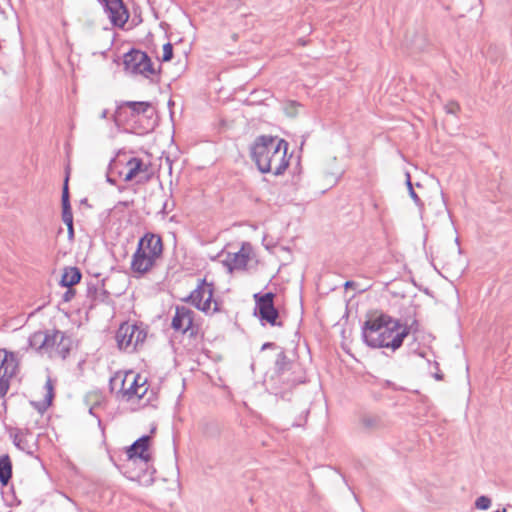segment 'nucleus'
I'll list each match as a JSON object with an SVG mask.
<instances>
[{
    "mask_svg": "<svg viewBox=\"0 0 512 512\" xmlns=\"http://www.w3.org/2000/svg\"><path fill=\"white\" fill-rule=\"evenodd\" d=\"M214 284L207 282L206 279L198 280L197 287L190 293L184 301L191 303L195 308L204 312L206 315H213L221 311L219 302L213 299Z\"/></svg>",
    "mask_w": 512,
    "mask_h": 512,
    "instance_id": "nucleus-3",
    "label": "nucleus"
},
{
    "mask_svg": "<svg viewBox=\"0 0 512 512\" xmlns=\"http://www.w3.org/2000/svg\"><path fill=\"white\" fill-rule=\"evenodd\" d=\"M133 372H116L109 380L110 392L114 394L115 398L120 401H124L126 396L131 394L126 390L127 383L132 380Z\"/></svg>",
    "mask_w": 512,
    "mask_h": 512,
    "instance_id": "nucleus-16",
    "label": "nucleus"
},
{
    "mask_svg": "<svg viewBox=\"0 0 512 512\" xmlns=\"http://www.w3.org/2000/svg\"><path fill=\"white\" fill-rule=\"evenodd\" d=\"M506 508H503L501 511L500 510H497V511H494V512H506Z\"/></svg>",
    "mask_w": 512,
    "mask_h": 512,
    "instance_id": "nucleus-42",
    "label": "nucleus"
},
{
    "mask_svg": "<svg viewBox=\"0 0 512 512\" xmlns=\"http://www.w3.org/2000/svg\"><path fill=\"white\" fill-rule=\"evenodd\" d=\"M156 261V258L146 254L142 248H137L132 255L131 271L136 277H141L153 269Z\"/></svg>",
    "mask_w": 512,
    "mask_h": 512,
    "instance_id": "nucleus-14",
    "label": "nucleus"
},
{
    "mask_svg": "<svg viewBox=\"0 0 512 512\" xmlns=\"http://www.w3.org/2000/svg\"><path fill=\"white\" fill-rule=\"evenodd\" d=\"M60 336L59 330H47L45 331V337L47 345L44 346L45 352H52L56 350L57 342Z\"/></svg>",
    "mask_w": 512,
    "mask_h": 512,
    "instance_id": "nucleus-27",
    "label": "nucleus"
},
{
    "mask_svg": "<svg viewBox=\"0 0 512 512\" xmlns=\"http://www.w3.org/2000/svg\"><path fill=\"white\" fill-rule=\"evenodd\" d=\"M68 180H69V174L67 173L63 190H62V221L64 223L73 221V213L70 205V199H69V189H68Z\"/></svg>",
    "mask_w": 512,
    "mask_h": 512,
    "instance_id": "nucleus-21",
    "label": "nucleus"
},
{
    "mask_svg": "<svg viewBox=\"0 0 512 512\" xmlns=\"http://www.w3.org/2000/svg\"><path fill=\"white\" fill-rule=\"evenodd\" d=\"M130 111L131 117H140L141 115L152 118L155 111L150 102L147 101H124L117 106L115 114L113 116L114 121L117 123L122 119H126V112Z\"/></svg>",
    "mask_w": 512,
    "mask_h": 512,
    "instance_id": "nucleus-9",
    "label": "nucleus"
},
{
    "mask_svg": "<svg viewBox=\"0 0 512 512\" xmlns=\"http://www.w3.org/2000/svg\"><path fill=\"white\" fill-rule=\"evenodd\" d=\"M107 115H108V110L107 109H104L101 114H100V118L101 119H106L107 118Z\"/></svg>",
    "mask_w": 512,
    "mask_h": 512,
    "instance_id": "nucleus-39",
    "label": "nucleus"
},
{
    "mask_svg": "<svg viewBox=\"0 0 512 512\" xmlns=\"http://www.w3.org/2000/svg\"><path fill=\"white\" fill-rule=\"evenodd\" d=\"M12 477V462L8 454L0 457V483L6 486Z\"/></svg>",
    "mask_w": 512,
    "mask_h": 512,
    "instance_id": "nucleus-23",
    "label": "nucleus"
},
{
    "mask_svg": "<svg viewBox=\"0 0 512 512\" xmlns=\"http://www.w3.org/2000/svg\"><path fill=\"white\" fill-rule=\"evenodd\" d=\"M475 506L480 510H487L491 506V499L487 496H480L477 498Z\"/></svg>",
    "mask_w": 512,
    "mask_h": 512,
    "instance_id": "nucleus-32",
    "label": "nucleus"
},
{
    "mask_svg": "<svg viewBox=\"0 0 512 512\" xmlns=\"http://www.w3.org/2000/svg\"><path fill=\"white\" fill-rule=\"evenodd\" d=\"M194 311L186 306H177L175 309V315L172 318L171 327L178 332L186 333L193 330Z\"/></svg>",
    "mask_w": 512,
    "mask_h": 512,
    "instance_id": "nucleus-13",
    "label": "nucleus"
},
{
    "mask_svg": "<svg viewBox=\"0 0 512 512\" xmlns=\"http://www.w3.org/2000/svg\"><path fill=\"white\" fill-rule=\"evenodd\" d=\"M353 285H354L353 281H346L345 284H344L345 288L352 287Z\"/></svg>",
    "mask_w": 512,
    "mask_h": 512,
    "instance_id": "nucleus-40",
    "label": "nucleus"
},
{
    "mask_svg": "<svg viewBox=\"0 0 512 512\" xmlns=\"http://www.w3.org/2000/svg\"><path fill=\"white\" fill-rule=\"evenodd\" d=\"M97 293H98V288L96 287V285H94V284L88 285L87 296L89 298H91L92 300H95Z\"/></svg>",
    "mask_w": 512,
    "mask_h": 512,
    "instance_id": "nucleus-36",
    "label": "nucleus"
},
{
    "mask_svg": "<svg viewBox=\"0 0 512 512\" xmlns=\"http://www.w3.org/2000/svg\"><path fill=\"white\" fill-rule=\"evenodd\" d=\"M72 349V339L64 332L60 331L55 353L65 359Z\"/></svg>",
    "mask_w": 512,
    "mask_h": 512,
    "instance_id": "nucleus-24",
    "label": "nucleus"
},
{
    "mask_svg": "<svg viewBox=\"0 0 512 512\" xmlns=\"http://www.w3.org/2000/svg\"><path fill=\"white\" fill-rule=\"evenodd\" d=\"M435 378H436L437 380H442L443 375H442V374H439V373H436V374H435Z\"/></svg>",
    "mask_w": 512,
    "mask_h": 512,
    "instance_id": "nucleus-41",
    "label": "nucleus"
},
{
    "mask_svg": "<svg viewBox=\"0 0 512 512\" xmlns=\"http://www.w3.org/2000/svg\"><path fill=\"white\" fill-rule=\"evenodd\" d=\"M251 247L249 244H243L238 252L227 253L223 264L229 271L245 270L250 260Z\"/></svg>",
    "mask_w": 512,
    "mask_h": 512,
    "instance_id": "nucleus-15",
    "label": "nucleus"
},
{
    "mask_svg": "<svg viewBox=\"0 0 512 512\" xmlns=\"http://www.w3.org/2000/svg\"><path fill=\"white\" fill-rule=\"evenodd\" d=\"M19 370V361L15 353L4 348L0 349V397H4L9 388L10 381Z\"/></svg>",
    "mask_w": 512,
    "mask_h": 512,
    "instance_id": "nucleus-8",
    "label": "nucleus"
},
{
    "mask_svg": "<svg viewBox=\"0 0 512 512\" xmlns=\"http://www.w3.org/2000/svg\"><path fill=\"white\" fill-rule=\"evenodd\" d=\"M127 173L124 181L129 182L136 179L137 183L145 182L149 179L147 174L148 166L144 164L141 158L133 157L126 163Z\"/></svg>",
    "mask_w": 512,
    "mask_h": 512,
    "instance_id": "nucleus-18",
    "label": "nucleus"
},
{
    "mask_svg": "<svg viewBox=\"0 0 512 512\" xmlns=\"http://www.w3.org/2000/svg\"><path fill=\"white\" fill-rule=\"evenodd\" d=\"M173 57V46L171 43H166L164 44L163 46V56H162V61L163 62H168L172 59Z\"/></svg>",
    "mask_w": 512,
    "mask_h": 512,
    "instance_id": "nucleus-33",
    "label": "nucleus"
},
{
    "mask_svg": "<svg viewBox=\"0 0 512 512\" xmlns=\"http://www.w3.org/2000/svg\"><path fill=\"white\" fill-rule=\"evenodd\" d=\"M274 372L278 381L284 384V388H292L305 382L300 365L291 361L284 350L277 354Z\"/></svg>",
    "mask_w": 512,
    "mask_h": 512,
    "instance_id": "nucleus-4",
    "label": "nucleus"
},
{
    "mask_svg": "<svg viewBox=\"0 0 512 512\" xmlns=\"http://www.w3.org/2000/svg\"><path fill=\"white\" fill-rule=\"evenodd\" d=\"M123 64L126 71L145 78H150L157 73L151 58L141 50L132 49L127 52L124 55Z\"/></svg>",
    "mask_w": 512,
    "mask_h": 512,
    "instance_id": "nucleus-6",
    "label": "nucleus"
},
{
    "mask_svg": "<svg viewBox=\"0 0 512 512\" xmlns=\"http://www.w3.org/2000/svg\"><path fill=\"white\" fill-rule=\"evenodd\" d=\"M82 278V274L79 268L70 266L64 268L60 284L63 287H73L78 284Z\"/></svg>",
    "mask_w": 512,
    "mask_h": 512,
    "instance_id": "nucleus-22",
    "label": "nucleus"
},
{
    "mask_svg": "<svg viewBox=\"0 0 512 512\" xmlns=\"http://www.w3.org/2000/svg\"><path fill=\"white\" fill-rule=\"evenodd\" d=\"M45 331L34 332L28 339L29 346L36 351H44V346L47 345Z\"/></svg>",
    "mask_w": 512,
    "mask_h": 512,
    "instance_id": "nucleus-25",
    "label": "nucleus"
},
{
    "mask_svg": "<svg viewBox=\"0 0 512 512\" xmlns=\"http://www.w3.org/2000/svg\"><path fill=\"white\" fill-rule=\"evenodd\" d=\"M67 226V232H68V239L73 240L74 239V226L73 221L65 223Z\"/></svg>",
    "mask_w": 512,
    "mask_h": 512,
    "instance_id": "nucleus-37",
    "label": "nucleus"
},
{
    "mask_svg": "<svg viewBox=\"0 0 512 512\" xmlns=\"http://www.w3.org/2000/svg\"><path fill=\"white\" fill-rule=\"evenodd\" d=\"M150 440V436L144 435L127 448V459L125 461H128L129 466H132L133 463H139L146 469L147 459H151L148 452Z\"/></svg>",
    "mask_w": 512,
    "mask_h": 512,
    "instance_id": "nucleus-11",
    "label": "nucleus"
},
{
    "mask_svg": "<svg viewBox=\"0 0 512 512\" xmlns=\"http://www.w3.org/2000/svg\"><path fill=\"white\" fill-rule=\"evenodd\" d=\"M86 401L87 403H91L89 407V413L91 415H96L95 410L104 403V397L102 393L93 391L86 395Z\"/></svg>",
    "mask_w": 512,
    "mask_h": 512,
    "instance_id": "nucleus-26",
    "label": "nucleus"
},
{
    "mask_svg": "<svg viewBox=\"0 0 512 512\" xmlns=\"http://www.w3.org/2000/svg\"><path fill=\"white\" fill-rule=\"evenodd\" d=\"M288 143L278 137L261 135L251 146L250 155L261 173L282 175L288 167Z\"/></svg>",
    "mask_w": 512,
    "mask_h": 512,
    "instance_id": "nucleus-2",
    "label": "nucleus"
},
{
    "mask_svg": "<svg viewBox=\"0 0 512 512\" xmlns=\"http://www.w3.org/2000/svg\"><path fill=\"white\" fill-rule=\"evenodd\" d=\"M275 294L267 292L265 294L255 293L253 295L255 301V315H258L261 321H265L271 326H283L281 321H278L279 311L274 306Z\"/></svg>",
    "mask_w": 512,
    "mask_h": 512,
    "instance_id": "nucleus-7",
    "label": "nucleus"
},
{
    "mask_svg": "<svg viewBox=\"0 0 512 512\" xmlns=\"http://www.w3.org/2000/svg\"><path fill=\"white\" fill-rule=\"evenodd\" d=\"M76 291L73 287H67V290L62 295L63 302H70L75 297Z\"/></svg>",
    "mask_w": 512,
    "mask_h": 512,
    "instance_id": "nucleus-35",
    "label": "nucleus"
},
{
    "mask_svg": "<svg viewBox=\"0 0 512 512\" xmlns=\"http://www.w3.org/2000/svg\"><path fill=\"white\" fill-rule=\"evenodd\" d=\"M361 426L368 432H376L384 430L387 423L383 417L375 414H365L360 418Z\"/></svg>",
    "mask_w": 512,
    "mask_h": 512,
    "instance_id": "nucleus-20",
    "label": "nucleus"
},
{
    "mask_svg": "<svg viewBox=\"0 0 512 512\" xmlns=\"http://www.w3.org/2000/svg\"><path fill=\"white\" fill-rule=\"evenodd\" d=\"M151 459H147V467L144 469L139 463H133L132 466L128 465V461L123 464V474L131 481L138 482L142 485H148L153 482V473Z\"/></svg>",
    "mask_w": 512,
    "mask_h": 512,
    "instance_id": "nucleus-12",
    "label": "nucleus"
},
{
    "mask_svg": "<svg viewBox=\"0 0 512 512\" xmlns=\"http://www.w3.org/2000/svg\"><path fill=\"white\" fill-rule=\"evenodd\" d=\"M137 248H142L146 254L158 260L162 257L163 253L162 238L158 234L148 232L140 238Z\"/></svg>",
    "mask_w": 512,
    "mask_h": 512,
    "instance_id": "nucleus-17",
    "label": "nucleus"
},
{
    "mask_svg": "<svg viewBox=\"0 0 512 512\" xmlns=\"http://www.w3.org/2000/svg\"><path fill=\"white\" fill-rule=\"evenodd\" d=\"M139 380H141V375L140 374H135L133 372V378L132 380H130L128 383H127V388L126 390L131 394L130 396H126L124 398V401L125 402H131V401H134V393L132 392L133 390H137L138 389V382Z\"/></svg>",
    "mask_w": 512,
    "mask_h": 512,
    "instance_id": "nucleus-29",
    "label": "nucleus"
},
{
    "mask_svg": "<svg viewBox=\"0 0 512 512\" xmlns=\"http://www.w3.org/2000/svg\"><path fill=\"white\" fill-rule=\"evenodd\" d=\"M44 388L46 390V394L44 396V402H45V406L48 407L51 405L52 400L54 398V386H53L52 379L50 377H48V379L46 380Z\"/></svg>",
    "mask_w": 512,
    "mask_h": 512,
    "instance_id": "nucleus-30",
    "label": "nucleus"
},
{
    "mask_svg": "<svg viewBox=\"0 0 512 512\" xmlns=\"http://www.w3.org/2000/svg\"><path fill=\"white\" fill-rule=\"evenodd\" d=\"M412 326L401 324L388 314H380L367 320L362 327L364 342L372 348L399 349Z\"/></svg>",
    "mask_w": 512,
    "mask_h": 512,
    "instance_id": "nucleus-1",
    "label": "nucleus"
},
{
    "mask_svg": "<svg viewBox=\"0 0 512 512\" xmlns=\"http://www.w3.org/2000/svg\"><path fill=\"white\" fill-rule=\"evenodd\" d=\"M445 111L448 114L456 115L460 111V105L457 102L450 101L445 105Z\"/></svg>",
    "mask_w": 512,
    "mask_h": 512,
    "instance_id": "nucleus-34",
    "label": "nucleus"
},
{
    "mask_svg": "<svg viewBox=\"0 0 512 512\" xmlns=\"http://www.w3.org/2000/svg\"><path fill=\"white\" fill-rule=\"evenodd\" d=\"M100 3L111 24L123 28L129 19V12L123 0H100Z\"/></svg>",
    "mask_w": 512,
    "mask_h": 512,
    "instance_id": "nucleus-10",
    "label": "nucleus"
},
{
    "mask_svg": "<svg viewBox=\"0 0 512 512\" xmlns=\"http://www.w3.org/2000/svg\"><path fill=\"white\" fill-rule=\"evenodd\" d=\"M166 207H167V203H165V204L163 205V212H164V213H165V209H166Z\"/></svg>",
    "mask_w": 512,
    "mask_h": 512,
    "instance_id": "nucleus-43",
    "label": "nucleus"
},
{
    "mask_svg": "<svg viewBox=\"0 0 512 512\" xmlns=\"http://www.w3.org/2000/svg\"><path fill=\"white\" fill-rule=\"evenodd\" d=\"M13 443L18 449L26 452L27 454H33L31 446L28 444L27 440L25 439L22 433L19 432L14 435Z\"/></svg>",
    "mask_w": 512,
    "mask_h": 512,
    "instance_id": "nucleus-28",
    "label": "nucleus"
},
{
    "mask_svg": "<svg viewBox=\"0 0 512 512\" xmlns=\"http://www.w3.org/2000/svg\"><path fill=\"white\" fill-rule=\"evenodd\" d=\"M137 387L136 391H132L134 393V400L141 402L142 406L153 405L156 393L149 389V384L145 377L141 376Z\"/></svg>",
    "mask_w": 512,
    "mask_h": 512,
    "instance_id": "nucleus-19",
    "label": "nucleus"
},
{
    "mask_svg": "<svg viewBox=\"0 0 512 512\" xmlns=\"http://www.w3.org/2000/svg\"><path fill=\"white\" fill-rule=\"evenodd\" d=\"M276 348V344L273 343V342H266L262 345L261 347V350H266V349H274Z\"/></svg>",
    "mask_w": 512,
    "mask_h": 512,
    "instance_id": "nucleus-38",
    "label": "nucleus"
},
{
    "mask_svg": "<svg viewBox=\"0 0 512 512\" xmlns=\"http://www.w3.org/2000/svg\"><path fill=\"white\" fill-rule=\"evenodd\" d=\"M147 333L145 329L135 323L124 322L116 331V342L120 350L133 352L146 339Z\"/></svg>",
    "mask_w": 512,
    "mask_h": 512,
    "instance_id": "nucleus-5",
    "label": "nucleus"
},
{
    "mask_svg": "<svg viewBox=\"0 0 512 512\" xmlns=\"http://www.w3.org/2000/svg\"><path fill=\"white\" fill-rule=\"evenodd\" d=\"M406 184H407V187H408L409 195L413 199L415 204L418 205V206L422 205L421 199L419 198V196L416 194V192L413 189V185H412V182H411L410 174H408V173L406 175Z\"/></svg>",
    "mask_w": 512,
    "mask_h": 512,
    "instance_id": "nucleus-31",
    "label": "nucleus"
}]
</instances>
